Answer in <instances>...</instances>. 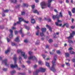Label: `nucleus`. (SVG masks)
I'll return each mask as SVG.
<instances>
[{
  "mask_svg": "<svg viewBox=\"0 0 75 75\" xmlns=\"http://www.w3.org/2000/svg\"><path fill=\"white\" fill-rule=\"evenodd\" d=\"M57 54H55L53 60L52 61V65L51 68H50L51 71H53V72H55L56 69L55 68V66L56 65V61H57Z\"/></svg>",
  "mask_w": 75,
  "mask_h": 75,
  "instance_id": "nucleus-1",
  "label": "nucleus"
},
{
  "mask_svg": "<svg viewBox=\"0 0 75 75\" xmlns=\"http://www.w3.org/2000/svg\"><path fill=\"white\" fill-rule=\"evenodd\" d=\"M40 5L42 7V9L45 8L47 7V3L45 1H43L41 3Z\"/></svg>",
  "mask_w": 75,
  "mask_h": 75,
  "instance_id": "nucleus-2",
  "label": "nucleus"
},
{
  "mask_svg": "<svg viewBox=\"0 0 75 75\" xmlns=\"http://www.w3.org/2000/svg\"><path fill=\"white\" fill-rule=\"evenodd\" d=\"M11 67L12 69L14 68H17L18 70H19V71H20V70H21V68L18 67V66H17V64H14V65H13V64L11 65Z\"/></svg>",
  "mask_w": 75,
  "mask_h": 75,
  "instance_id": "nucleus-3",
  "label": "nucleus"
},
{
  "mask_svg": "<svg viewBox=\"0 0 75 75\" xmlns=\"http://www.w3.org/2000/svg\"><path fill=\"white\" fill-rule=\"evenodd\" d=\"M13 59L14 61V65H16V62L18 59L16 54H14V55Z\"/></svg>",
  "mask_w": 75,
  "mask_h": 75,
  "instance_id": "nucleus-4",
  "label": "nucleus"
},
{
  "mask_svg": "<svg viewBox=\"0 0 75 75\" xmlns=\"http://www.w3.org/2000/svg\"><path fill=\"white\" fill-rule=\"evenodd\" d=\"M74 34L75 35V31H72V33H70V36L69 37L67 38L69 40L71 39V38H72V37H73V35H74Z\"/></svg>",
  "mask_w": 75,
  "mask_h": 75,
  "instance_id": "nucleus-5",
  "label": "nucleus"
},
{
  "mask_svg": "<svg viewBox=\"0 0 75 75\" xmlns=\"http://www.w3.org/2000/svg\"><path fill=\"white\" fill-rule=\"evenodd\" d=\"M52 17L53 20H55V18L59 19V18H60V17H59V15H58V14H57L55 16L54 15L52 16Z\"/></svg>",
  "mask_w": 75,
  "mask_h": 75,
  "instance_id": "nucleus-6",
  "label": "nucleus"
},
{
  "mask_svg": "<svg viewBox=\"0 0 75 75\" xmlns=\"http://www.w3.org/2000/svg\"><path fill=\"white\" fill-rule=\"evenodd\" d=\"M39 71L41 72H45V71H46V69H44L42 68H40L39 69H38Z\"/></svg>",
  "mask_w": 75,
  "mask_h": 75,
  "instance_id": "nucleus-7",
  "label": "nucleus"
},
{
  "mask_svg": "<svg viewBox=\"0 0 75 75\" xmlns=\"http://www.w3.org/2000/svg\"><path fill=\"white\" fill-rule=\"evenodd\" d=\"M54 1V0H48V4H47V7L50 8V6H51V3L52 2V1Z\"/></svg>",
  "mask_w": 75,
  "mask_h": 75,
  "instance_id": "nucleus-8",
  "label": "nucleus"
},
{
  "mask_svg": "<svg viewBox=\"0 0 75 75\" xmlns=\"http://www.w3.org/2000/svg\"><path fill=\"white\" fill-rule=\"evenodd\" d=\"M33 59V60L34 59L36 60V58H35V56H30L28 58V59L29 60H30V59Z\"/></svg>",
  "mask_w": 75,
  "mask_h": 75,
  "instance_id": "nucleus-9",
  "label": "nucleus"
},
{
  "mask_svg": "<svg viewBox=\"0 0 75 75\" xmlns=\"http://www.w3.org/2000/svg\"><path fill=\"white\" fill-rule=\"evenodd\" d=\"M21 56H22V57H23L24 59H27V55L25 54V52H24L22 54Z\"/></svg>",
  "mask_w": 75,
  "mask_h": 75,
  "instance_id": "nucleus-10",
  "label": "nucleus"
},
{
  "mask_svg": "<svg viewBox=\"0 0 75 75\" xmlns=\"http://www.w3.org/2000/svg\"><path fill=\"white\" fill-rule=\"evenodd\" d=\"M17 52L18 54H19V53H20L21 55H22L24 52L22 51V50H17Z\"/></svg>",
  "mask_w": 75,
  "mask_h": 75,
  "instance_id": "nucleus-11",
  "label": "nucleus"
},
{
  "mask_svg": "<svg viewBox=\"0 0 75 75\" xmlns=\"http://www.w3.org/2000/svg\"><path fill=\"white\" fill-rule=\"evenodd\" d=\"M14 41L15 42H20V40L19 38L18 37H17L14 40Z\"/></svg>",
  "mask_w": 75,
  "mask_h": 75,
  "instance_id": "nucleus-12",
  "label": "nucleus"
},
{
  "mask_svg": "<svg viewBox=\"0 0 75 75\" xmlns=\"http://www.w3.org/2000/svg\"><path fill=\"white\" fill-rule=\"evenodd\" d=\"M57 22H56L55 23L56 25H57V26H59V25L58 24V23H62V21L59 20V19H57Z\"/></svg>",
  "mask_w": 75,
  "mask_h": 75,
  "instance_id": "nucleus-13",
  "label": "nucleus"
},
{
  "mask_svg": "<svg viewBox=\"0 0 75 75\" xmlns=\"http://www.w3.org/2000/svg\"><path fill=\"white\" fill-rule=\"evenodd\" d=\"M65 25L66 27L67 28H68L69 27V24L68 23H66L64 24L62 26V27L63 28H64L65 27Z\"/></svg>",
  "mask_w": 75,
  "mask_h": 75,
  "instance_id": "nucleus-14",
  "label": "nucleus"
},
{
  "mask_svg": "<svg viewBox=\"0 0 75 75\" xmlns=\"http://www.w3.org/2000/svg\"><path fill=\"white\" fill-rule=\"evenodd\" d=\"M3 62H4L6 66H8V64H7V59H6L3 61Z\"/></svg>",
  "mask_w": 75,
  "mask_h": 75,
  "instance_id": "nucleus-15",
  "label": "nucleus"
},
{
  "mask_svg": "<svg viewBox=\"0 0 75 75\" xmlns=\"http://www.w3.org/2000/svg\"><path fill=\"white\" fill-rule=\"evenodd\" d=\"M23 59H22V58H21V57L20 56H19L18 57V60L19 61V64H21V61H22Z\"/></svg>",
  "mask_w": 75,
  "mask_h": 75,
  "instance_id": "nucleus-16",
  "label": "nucleus"
},
{
  "mask_svg": "<svg viewBox=\"0 0 75 75\" xmlns=\"http://www.w3.org/2000/svg\"><path fill=\"white\" fill-rule=\"evenodd\" d=\"M39 72L38 70H36V71H34L33 72V74L34 75H38V73Z\"/></svg>",
  "mask_w": 75,
  "mask_h": 75,
  "instance_id": "nucleus-17",
  "label": "nucleus"
},
{
  "mask_svg": "<svg viewBox=\"0 0 75 75\" xmlns=\"http://www.w3.org/2000/svg\"><path fill=\"white\" fill-rule=\"evenodd\" d=\"M47 29L45 28H41V31L42 33H45Z\"/></svg>",
  "mask_w": 75,
  "mask_h": 75,
  "instance_id": "nucleus-18",
  "label": "nucleus"
},
{
  "mask_svg": "<svg viewBox=\"0 0 75 75\" xmlns=\"http://www.w3.org/2000/svg\"><path fill=\"white\" fill-rule=\"evenodd\" d=\"M23 25L25 28L27 30H30V27H28L26 25Z\"/></svg>",
  "mask_w": 75,
  "mask_h": 75,
  "instance_id": "nucleus-19",
  "label": "nucleus"
},
{
  "mask_svg": "<svg viewBox=\"0 0 75 75\" xmlns=\"http://www.w3.org/2000/svg\"><path fill=\"white\" fill-rule=\"evenodd\" d=\"M46 27H48V28L49 29V30L51 32H52V28L51 27L49 26L48 25H46Z\"/></svg>",
  "mask_w": 75,
  "mask_h": 75,
  "instance_id": "nucleus-20",
  "label": "nucleus"
},
{
  "mask_svg": "<svg viewBox=\"0 0 75 75\" xmlns=\"http://www.w3.org/2000/svg\"><path fill=\"white\" fill-rule=\"evenodd\" d=\"M65 55L66 57H70V54L68 53H65Z\"/></svg>",
  "mask_w": 75,
  "mask_h": 75,
  "instance_id": "nucleus-21",
  "label": "nucleus"
},
{
  "mask_svg": "<svg viewBox=\"0 0 75 75\" xmlns=\"http://www.w3.org/2000/svg\"><path fill=\"white\" fill-rule=\"evenodd\" d=\"M11 44L13 46H15L16 47H18V45H17V44H16L13 42H11Z\"/></svg>",
  "mask_w": 75,
  "mask_h": 75,
  "instance_id": "nucleus-22",
  "label": "nucleus"
},
{
  "mask_svg": "<svg viewBox=\"0 0 75 75\" xmlns=\"http://www.w3.org/2000/svg\"><path fill=\"white\" fill-rule=\"evenodd\" d=\"M31 23L32 24H34V23H35V19H31Z\"/></svg>",
  "mask_w": 75,
  "mask_h": 75,
  "instance_id": "nucleus-23",
  "label": "nucleus"
},
{
  "mask_svg": "<svg viewBox=\"0 0 75 75\" xmlns=\"http://www.w3.org/2000/svg\"><path fill=\"white\" fill-rule=\"evenodd\" d=\"M33 12L34 13H37V14H38V15H39V12L37 10H35V11H33Z\"/></svg>",
  "mask_w": 75,
  "mask_h": 75,
  "instance_id": "nucleus-24",
  "label": "nucleus"
},
{
  "mask_svg": "<svg viewBox=\"0 0 75 75\" xmlns=\"http://www.w3.org/2000/svg\"><path fill=\"white\" fill-rule=\"evenodd\" d=\"M46 66L48 68H50V63H48L47 62H46Z\"/></svg>",
  "mask_w": 75,
  "mask_h": 75,
  "instance_id": "nucleus-25",
  "label": "nucleus"
},
{
  "mask_svg": "<svg viewBox=\"0 0 75 75\" xmlns=\"http://www.w3.org/2000/svg\"><path fill=\"white\" fill-rule=\"evenodd\" d=\"M40 36L41 37H43V36H44V37H45V35H44V32H42V33H40Z\"/></svg>",
  "mask_w": 75,
  "mask_h": 75,
  "instance_id": "nucleus-26",
  "label": "nucleus"
},
{
  "mask_svg": "<svg viewBox=\"0 0 75 75\" xmlns=\"http://www.w3.org/2000/svg\"><path fill=\"white\" fill-rule=\"evenodd\" d=\"M9 37L10 38H12L13 37V34H10L9 35Z\"/></svg>",
  "mask_w": 75,
  "mask_h": 75,
  "instance_id": "nucleus-27",
  "label": "nucleus"
},
{
  "mask_svg": "<svg viewBox=\"0 0 75 75\" xmlns=\"http://www.w3.org/2000/svg\"><path fill=\"white\" fill-rule=\"evenodd\" d=\"M40 43V41L38 40H37L36 42H35V44L36 45H39Z\"/></svg>",
  "mask_w": 75,
  "mask_h": 75,
  "instance_id": "nucleus-28",
  "label": "nucleus"
},
{
  "mask_svg": "<svg viewBox=\"0 0 75 75\" xmlns=\"http://www.w3.org/2000/svg\"><path fill=\"white\" fill-rule=\"evenodd\" d=\"M39 33H40L39 30H38L37 31L35 32L36 35L38 36V35H39Z\"/></svg>",
  "mask_w": 75,
  "mask_h": 75,
  "instance_id": "nucleus-29",
  "label": "nucleus"
},
{
  "mask_svg": "<svg viewBox=\"0 0 75 75\" xmlns=\"http://www.w3.org/2000/svg\"><path fill=\"white\" fill-rule=\"evenodd\" d=\"M8 10H3V11H2L3 13H8Z\"/></svg>",
  "mask_w": 75,
  "mask_h": 75,
  "instance_id": "nucleus-30",
  "label": "nucleus"
},
{
  "mask_svg": "<svg viewBox=\"0 0 75 75\" xmlns=\"http://www.w3.org/2000/svg\"><path fill=\"white\" fill-rule=\"evenodd\" d=\"M24 20V19L22 18H19V21H20V22H21L22 21H23Z\"/></svg>",
  "mask_w": 75,
  "mask_h": 75,
  "instance_id": "nucleus-31",
  "label": "nucleus"
},
{
  "mask_svg": "<svg viewBox=\"0 0 75 75\" xmlns=\"http://www.w3.org/2000/svg\"><path fill=\"white\" fill-rule=\"evenodd\" d=\"M11 2L13 3H16L17 2V0H11Z\"/></svg>",
  "mask_w": 75,
  "mask_h": 75,
  "instance_id": "nucleus-32",
  "label": "nucleus"
},
{
  "mask_svg": "<svg viewBox=\"0 0 75 75\" xmlns=\"http://www.w3.org/2000/svg\"><path fill=\"white\" fill-rule=\"evenodd\" d=\"M10 52V50L9 49H8L7 50L5 51V54H7L8 52Z\"/></svg>",
  "mask_w": 75,
  "mask_h": 75,
  "instance_id": "nucleus-33",
  "label": "nucleus"
},
{
  "mask_svg": "<svg viewBox=\"0 0 75 75\" xmlns=\"http://www.w3.org/2000/svg\"><path fill=\"white\" fill-rule=\"evenodd\" d=\"M70 54H75V52L72 51H70Z\"/></svg>",
  "mask_w": 75,
  "mask_h": 75,
  "instance_id": "nucleus-34",
  "label": "nucleus"
},
{
  "mask_svg": "<svg viewBox=\"0 0 75 75\" xmlns=\"http://www.w3.org/2000/svg\"><path fill=\"white\" fill-rule=\"evenodd\" d=\"M15 35H17L18 33V32L17 30H15L14 31Z\"/></svg>",
  "mask_w": 75,
  "mask_h": 75,
  "instance_id": "nucleus-35",
  "label": "nucleus"
},
{
  "mask_svg": "<svg viewBox=\"0 0 75 75\" xmlns=\"http://www.w3.org/2000/svg\"><path fill=\"white\" fill-rule=\"evenodd\" d=\"M47 21H48V22H50L51 21V19L50 18H47Z\"/></svg>",
  "mask_w": 75,
  "mask_h": 75,
  "instance_id": "nucleus-36",
  "label": "nucleus"
},
{
  "mask_svg": "<svg viewBox=\"0 0 75 75\" xmlns=\"http://www.w3.org/2000/svg\"><path fill=\"white\" fill-rule=\"evenodd\" d=\"M15 73H16V71L14 70L11 72V75L14 74Z\"/></svg>",
  "mask_w": 75,
  "mask_h": 75,
  "instance_id": "nucleus-37",
  "label": "nucleus"
},
{
  "mask_svg": "<svg viewBox=\"0 0 75 75\" xmlns=\"http://www.w3.org/2000/svg\"><path fill=\"white\" fill-rule=\"evenodd\" d=\"M49 43H52V42H53V41L52 40V39H50L49 40Z\"/></svg>",
  "mask_w": 75,
  "mask_h": 75,
  "instance_id": "nucleus-38",
  "label": "nucleus"
},
{
  "mask_svg": "<svg viewBox=\"0 0 75 75\" xmlns=\"http://www.w3.org/2000/svg\"><path fill=\"white\" fill-rule=\"evenodd\" d=\"M0 28L1 29V30H3V29H4V25L0 26Z\"/></svg>",
  "mask_w": 75,
  "mask_h": 75,
  "instance_id": "nucleus-39",
  "label": "nucleus"
},
{
  "mask_svg": "<svg viewBox=\"0 0 75 75\" xmlns=\"http://www.w3.org/2000/svg\"><path fill=\"white\" fill-rule=\"evenodd\" d=\"M75 8H73L72 10V12L73 13H75Z\"/></svg>",
  "mask_w": 75,
  "mask_h": 75,
  "instance_id": "nucleus-40",
  "label": "nucleus"
},
{
  "mask_svg": "<svg viewBox=\"0 0 75 75\" xmlns=\"http://www.w3.org/2000/svg\"><path fill=\"white\" fill-rule=\"evenodd\" d=\"M59 17H62V13L61 12H60L59 13Z\"/></svg>",
  "mask_w": 75,
  "mask_h": 75,
  "instance_id": "nucleus-41",
  "label": "nucleus"
},
{
  "mask_svg": "<svg viewBox=\"0 0 75 75\" xmlns=\"http://www.w3.org/2000/svg\"><path fill=\"white\" fill-rule=\"evenodd\" d=\"M23 6H24V7H28V4H25V3H24L23 4Z\"/></svg>",
  "mask_w": 75,
  "mask_h": 75,
  "instance_id": "nucleus-42",
  "label": "nucleus"
},
{
  "mask_svg": "<svg viewBox=\"0 0 75 75\" xmlns=\"http://www.w3.org/2000/svg\"><path fill=\"white\" fill-rule=\"evenodd\" d=\"M56 52L57 54H61V52L59 50H57L56 51Z\"/></svg>",
  "mask_w": 75,
  "mask_h": 75,
  "instance_id": "nucleus-43",
  "label": "nucleus"
},
{
  "mask_svg": "<svg viewBox=\"0 0 75 75\" xmlns=\"http://www.w3.org/2000/svg\"><path fill=\"white\" fill-rule=\"evenodd\" d=\"M9 32L10 33V34H13V30H12L11 29H10L9 30Z\"/></svg>",
  "mask_w": 75,
  "mask_h": 75,
  "instance_id": "nucleus-44",
  "label": "nucleus"
},
{
  "mask_svg": "<svg viewBox=\"0 0 75 75\" xmlns=\"http://www.w3.org/2000/svg\"><path fill=\"white\" fill-rule=\"evenodd\" d=\"M42 57H43V59H45V58L46 57V56H45V54H42Z\"/></svg>",
  "mask_w": 75,
  "mask_h": 75,
  "instance_id": "nucleus-45",
  "label": "nucleus"
},
{
  "mask_svg": "<svg viewBox=\"0 0 75 75\" xmlns=\"http://www.w3.org/2000/svg\"><path fill=\"white\" fill-rule=\"evenodd\" d=\"M68 13H69V15L70 16V17H71V16H72V14H71V11H69Z\"/></svg>",
  "mask_w": 75,
  "mask_h": 75,
  "instance_id": "nucleus-46",
  "label": "nucleus"
},
{
  "mask_svg": "<svg viewBox=\"0 0 75 75\" xmlns=\"http://www.w3.org/2000/svg\"><path fill=\"white\" fill-rule=\"evenodd\" d=\"M54 47H58V45H57V44H54Z\"/></svg>",
  "mask_w": 75,
  "mask_h": 75,
  "instance_id": "nucleus-47",
  "label": "nucleus"
},
{
  "mask_svg": "<svg viewBox=\"0 0 75 75\" xmlns=\"http://www.w3.org/2000/svg\"><path fill=\"white\" fill-rule=\"evenodd\" d=\"M23 22H24L25 23H26V24H28V23L29 21H26L25 20H23Z\"/></svg>",
  "mask_w": 75,
  "mask_h": 75,
  "instance_id": "nucleus-48",
  "label": "nucleus"
},
{
  "mask_svg": "<svg viewBox=\"0 0 75 75\" xmlns=\"http://www.w3.org/2000/svg\"><path fill=\"white\" fill-rule=\"evenodd\" d=\"M16 8H20V5H18L16 6Z\"/></svg>",
  "mask_w": 75,
  "mask_h": 75,
  "instance_id": "nucleus-49",
  "label": "nucleus"
},
{
  "mask_svg": "<svg viewBox=\"0 0 75 75\" xmlns=\"http://www.w3.org/2000/svg\"><path fill=\"white\" fill-rule=\"evenodd\" d=\"M65 64H66L67 66H70V64H69V63L66 62Z\"/></svg>",
  "mask_w": 75,
  "mask_h": 75,
  "instance_id": "nucleus-50",
  "label": "nucleus"
},
{
  "mask_svg": "<svg viewBox=\"0 0 75 75\" xmlns=\"http://www.w3.org/2000/svg\"><path fill=\"white\" fill-rule=\"evenodd\" d=\"M28 54L29 55H32V52L30 51L29 52H28Z\"/></svg>",
  "mask_w": 75,
  "mask_h": 75,
  "instance_id": "nucleus-51",
  "label": "nucleus"
},
{
  "mask_svg": "<svg viewBox=\"0 0 75 75\" xmlns=\"http://www.w3.org/2000/svg\"><path fill=\"white\" fill-rule=\"evenodd\" d=\"M11 29L12 30H16V28H15L14 26H13L11 28Z\"/></svg>",
  "mask_w": 75,
  "mask_h": 75,
  "instance_id": "nucleus-52",
  "label": "nucleus"
},
{
  "mask_svg": "<svg viewBox=\"0 0 75 75\" xmlns=\"http://www.w3.org/2000/svg\"><path fill=\"white\" fill-rule=\"evenodd\" d=\"M24 42L25 43H27L28 42V41H27V39H26L24 40Z\"/></svg>",
  "mask_w": 75,
  "mask_h": 75,
  "instance_id": "nucleus-53",
  "label": "nucleus"
},
{
  "mask_svg": "<svg viewBox=\"0 0 75 75\" xmlns=\"http://www.w3.org/2000/svg\"><path fill=\"white\" fill-rule=\"evenodd\" d=\"M3 71H7V68H4L3 69Z\"/></svg>",
  "mask_w": 75,
  "mask_h": 75,
  "instance_id": "nucleus-54",
  "label": "nucleus"
},
{
  "mask_svg": "<svg viewBox=\"0 0 75 75\" xmlns=\"http://www.w3.org/2000/svg\"><path fill=\"white\" fill-rule=\"evenodd\" d=\"M53 38H57V36H56V34H55L54 35Z\"/></svg>",
  "mask_w": 75,
  "mask_h": 75,
  "instance_id": "nucleus-55",
  "label": "nucleus"
},
{
  "mask_svg": "<svg viewBox=\"0 0 75 75\" xmlns=\"http://www.w3.org/2000/svg\"><path fill=\"white\" fill-rule=\"evenodd\" d=\"M19 32L21 34H23V32L22 31V29H21V30H20L19 31Z\"/></svg>",
  "mask_w": 75,
  "mask_h": 75,
  "instance_id": "nucleus-56",
  "label": "nucleus"
},
{
  "mask_svg": "<svg viewBox=\"0 0 75 75\" xmlns=\"http://www.w3.org/2000/svg\"><path fill=\"white\" fill-rule=\"evenodd\" d=\"M33 67L34 68H36L37 67V65H35L34 66H33Z\"/></svg>",
  "mask_w": 75,
  "mask_h": 75,
  "instance_id": "nucleus-57",
  "label": "nucleus"
},
{
  "mask_svg": "<svg viewBox=\"0 0 75 75\" xmlns=\"http://www.w3.org/2000/svg\"><path fill=\"white\" fill-rule=\"evenodd\" d=\"M21 23V22H20V21H18L17 22L16 24H20Z\"/></svg>",
  "mask_w": 75,
  "mask_h": 75,
  "instance_id": "nucleus-58",
  "label": "nucleus"
},
{
  "mask_svg": "<svg viewBox=\"0 0 75 75\" xmlns=\"http://www.w3.org/2000/svg\"><path fill=\"white\" fill-rule=\"evenodd\" d=\"M26 62L27 63V64H30V61L28 60Z\"/></svg>",
  "mask_w": 75,
  "mask_h": 75,
  "instance_id": "nucleus-59",
  "label": "nucleus"
},
{
  "mask_svg": "<svg viewBox=\"0 0 75 75\" xmlns=\"http://www.w3.org/2000/svg\"><path fill=\"white\" fill-rule=\"evenodd\" d=\"M54 11L57 13H58V11H57V10L56 9H54Z\"/></svg>",
  "mask_w": 75,
  "mask_h": 75,
  "instance_id": "nucleus-60",
  "label": "nucleus"
},
{
  "mask_svg": "<svg viewBox=\"0 0 75 75\" xmlns=\"http://www.w3.org/2000/svg\"><path fill=\"white\" fill-rule=\"evenodd\" d=\"M7 38V41L8 42H9L10 41V39H8V38Z\"/></svg>",
  "mask_w": 75,
  "mask_h": 75,
  "instance_id": "nucleus-61",
  "label": "nucleus"
},
{
  "mask_svg": "<svg viewBox=\"0 0 75 75\" xmlns=\"http://www.w3.org/2000/svg\"><path fill=\"white\" fill-rule=\"evenodd\" d=\"M41 40L42 41H44V38H41Z\"/></svg>",
  "mask_w": 75,
  "mask_h": 75,
  "instance_id": "nucleus-62",
  "label": "nucleus"
},
{
  "mask_svg": "<svg viewBox=\"0 0 75 75\" xmlns=\"http://www.w3.org/2000/svg\"><path fill=\"white\" fill-rule=\"evenodd\" d=\"M32 7L33 9H34V8H35V5H33L32 6Z\"/></svg>",
  "mask_w": 75,
  "mask_h": 75,
  "instance_id": "nucleus-63",
  "label": "nucleus"
},
{
  "mask_svg": "<svg viewBox=\"0 0 75 75\" xmlns=\"http://www.w3.org/2000/svg\"><path fill=\"white\" fill-rule=\"evenodd\" d=\"M73 48H72L71 47L70 48H69V49L68 50H69V51H71V50H72Z\"/></svg>",
  "mask_w": 75,
  "mask_h": 75,
  "instance_id": "nucleus-64",
  "label": "nucleus"
}]
</instances>
